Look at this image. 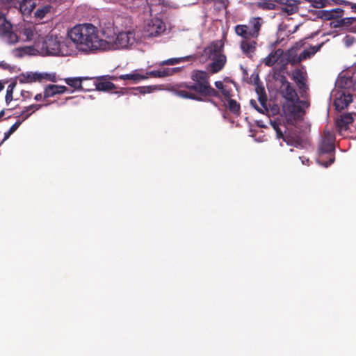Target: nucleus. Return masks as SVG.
Instances as JSON below:
<instances>
[{
  "mask_svg": "<svg viewBox=\"0 0 356 356\" xmlns=\"http://www.w3.org/2000/svg\"><path fill=\"white\" fill-rule=\"evenodd\" d=\"M147 76H150L154 78H164L168 76V73L166 72L165 68L157 70L148 71L145 74Z\"/></svg>",
  "mask_w": 356,
  "mask_h": 356,
  "instance_id": "obj_33",
  "label": "nucleus"
},
{
  "mask_svg": "<svg viewBox=\"0 0 356 356\" xmlns=\"http://www.w3.org/2000/svg\"><path fill=\"white\" fill-rule=\"evenodd\" d=\"M16 85H17V81L15 80L8 86L6 95V97H5L6 103L7 104H8L13 99V94L14 88H15Z\"/></svg>",
  "mask_w": 356,
  "mask_h": 356,
  "instance_id": "obj_34",
  "label": "nucleus"
},
{
  "mask_svg": "<svg viewBox=\"0 0 356 356\" xmlns=\"http://www.w3.org/2000/svg\"><path fill=\"white\" fill-rule=\"evenodd\" d=\"M21 95L25 99L29 95V92L22 90Z\"/></svg>",
  "mask_w": 356,
  "mask_h": 356,
  "instance_id": "obj_56",
  "label": "nucleus"
},
{
  "mask_svg": "<svg viewBox=\"0 0 356 356\" xmlns=\"http://www.w3.org/2000/svg\"><path fill=\"white\" fill-rule=\"evenodd\" d=\"M95 79L97 81H109V80L115 81L118 79V77H116L115 76H111V75H103V76H97Z\"/></svg>",
  "mask_w": 356,
  "mask_h": 356,
  "instance_id": "obj_45",
  "label": "nucleus"
},
{
  "mask_svg": "<svg viewBox=\"0 0 356 356\" xmlns=\"http://www.w3.org/2000/svg\"><path fill=\"white\" fill-rule=\"evenodd\" d=\"M44 105L43 104H32V105H30L29 106H26L24 108V109L21 112V113L18 115V117L19 116H23V121L26 120L31 115V113H28V114H26V112L29 111H32V109H34V110H39Z\"/></svg>",
  "mask_w": 356,
  "mask_h": 356,
  "instance_id": "obj_29",
  "label": "nucleus"
},
{
  "mask_svg": "<svg viewBox=\"0 0 356 356\" xmlns=\"http://www.w3.org/2000/svg\"><path fill=\"white\" fill-rule=\"evenodd\" d=\"M282 3L284 5L282 7V11L289 15L295 13L298 10V4L296 0H285Z\"/></svg>",
  "mask_w": 356,
  "mask_h": 356,
  "instance_id": "obj_24",
  "label": "nucleus"
},
{
  "mask_svg": "<svg viewBox=\"0 0 356 356\" xmlns=\"http://www.w3.org/2000/svg\"><path fill=\"white\" fill-rule=\"evenodd\" d=\"M158 65L159 66L169 65L168 59L159 63Z\"/></svg>",
  "mask_w": 356,
  "mask_h": 356,
  "instance_id": "obj_57",
  "label": "nucleus"
},
{
  "mask_svg": "<svg viewBox=\"0 0 356 356\" xmlns=\"http://www.w3.org/2000/svg\"><path fill=\"white\" fill-rule=\"evenodd\" d=\"M334 136L332 132L325 131L323 138L319 145V153L323 154L332 152L334 149Z\"/></svg>",
  "mask_w": 356,
  "mask_h": 356,
  "instance_id": "obj_7",
  "label": "nucleus"
},
{
  "mask_svg": "<svg viewBox=\"0 0 356 356\" xmlns=\"http://www.w3.org/2000/svg\"><path fill=\"white\" fill-rule=\"evenodd\" d=\"M282 53L283 51L280 49H278L276 51L270 53L267 57L264 58V64L268 66H272L278 60Z\"/></svg>",
  "mask_w": 356,
  "mask_h": 356,
  "instance_id": "obj_25",
  "label": "nucleus"
},
{
  "mask_svg": "<svg viewBox=\"0 0 356 356\" xmlns=\"http://www.w3.org/2000/svg\"><path fill=\"white\" fill-rule=\"evenodd\" d=\"M72 99V97H69L66 98V100H69V99Z\"/></svg>",
  "mask_w": 356,
  "mask_h": 356,
  "instance_id": "obj_63",
  "label": "nucleus"
},
{
  "mask_svg": "<svg viewBox=\"0 0 356 356\" xmlns=\"http://www.w3.org/2000/svg\"><path fill=\"white\" fill-rule=\"evenodd\" d=\"M67 35L83 52L94 53L108 47V42L99 38L97 28L92 24L76 25L68 31Z\"/></svg>",
  "mask_w": 356,
  "mask_h": 356,
  "instance_id": "obj_1",
  "label": "nucleus"
},
{
  "mask_svg": "<svg viewBox=\"0 0 356 356\" xmlns=\"http://www.w3.org/2000/svg\"><path fill=\"white\" fill-rule=\"evenodd\" d=\"M4 88L3 83L0 81V91H1Z\"/></svg>",
  "mask_w": 356,
  "mask_h": 356,
  "instance_id": "obj_61",
  "label": "nucleus"
},
{
  "mask_svg": "<svg viewBox=\"0 0 356 356\" xmlns=\"http://www.w3.org/2000/svg\"><path fill=\"white\" fill-rule=\"evenodd\" d=\"M93 78L89 77H69L65 79V82L72 88H74L76 90H88L90 91V88H84L82 86L83 81L92 79Z\"/></svg>",
  "mask_w": 356,
  "mask_h": 356,
  "instance_id": "obj_17",
  "label": "nucleus"
},
{
  "mask_svg": "<svg viewBox=\"0 0 356 356\" xmlns=\"http://www.w3.org/2000/svg\"><path fill=\"white\" fill-rule=\"evenodd\" d=\"M227 101L228 103L229 108L231 111H232L234 113H236L239 111L240 106L236 102V101L232 99H227Z\"/></svg>",
  "mask_w": 356,
  "mask_h": 356,
  "instance_id": "obj_39",
  "label": "nucleus"
},
{
  "mask_svg": "<svg viewBox=\"0 0 356 356\" xmlns=\"http://www.w3.org/2000/svg\"><path fill=\"white\" fill-rule=\"evenodd\" d=\"M101 33L102 36L106 38L104 40L108 42V46L109 44L114 42L117 33L115 31L113 24L108 23L106 26L102 27Z\"/></svg>",
  "mask_w": 356,
  "mask_h": 356,
  "instance_id": "obj_19",
  "label": "nucleus"
},
{
  "mask_svg": "<svg viewBox=\"0 0 356 356\" xmlns=\"http://www.w3.org/2000/svg\"><path fill=\"white\" fill-rule=\"evenodd\" d=\"M182 67H177L172 68H165L166 72L168 73V76L174 74L175 73L179 72L181 70Z\"/></svg>",
  "mask_w": 356,
  "mask_h": 356,
  "instance_id": "obj_47",
  "label": "nucleus"
},
{
  "mask_svg": "<svg viewBox=\"0 0 356 356\" xmlns=\"http://www.w3.org/2000/svg\"><path fill=\"white\" fill-rule=\"evenodd\" d=\"M353 96L345 92L339 93L334 100V105L337 111L346 108L352 102Z\"/></svg>",
  "mask_w": 356,
  "mask_h": 356,
  "instance_id": "obj_14",
  "label": "nucleus"
},
{
  "mask_svg": "<svg viewBox=\"0 0 356 356\" xmlns=\"http://www.w3.org/2000/svg\"><path fill=\"white\" fill-rule=\"evenodd\" d=\"M93 86H95V90L102 92H108L117 88V86L113 83L108 81L96 80L93 83ZM92 89V90H94L93 88Z\"/></svg>",
  "mask_w": 356,
  "mask_h": 356,
  "instance_id": "obj_21",
  "label": "nucleus"
},
{
  "mask_svg": "<svg viewBox=\"0 0 356 356\" xmlns=\"http://www.w3.org/2000/svg\"><path fill=\"white\" fill-rule=\"evenodd\" d=\"M33 48L31 47H19L17 48L16 50L19 51V56L22 57L25 54H29L28 51L32 49Z\"/></svg>",
  "mask_w": 356,
  "mask_h": 356,
  "instance_id": "obj_46",
  "label": "nucleus"
},
{
  "mask_svg": "<svg viewBox=\"0 0 356 356\" xmlns=\"http://www.w3.org/2000/svg\"><path fill=\"white\" fill-rule=\"evenodd\" d=\"M275 5L273 3H260V7L263 8H268V9H273L274 8Z\"/></svg>",
  "mask_w": 356,
  "mask_h": 356,
  "instance_id": "obj_52",
  "label": "nucleus"
},
{
  "mask_svg": "<svg viewBox=\"0 0 356 356\" xmlns=\"http://www.w3.org/2000/svg\"><path fill=\"white\" fill-rule=\"evenodd\" d=\"M322 45L323 44H321L316 46H310L309 47L305 49L298 56H294V57L291 58V62L296 63H300L303 60L311 58L320 50Z\"/></svg>",
  "mask_w": 356,
  "mask_h": 356,
  "instance_id": "obj_12",
  "label": "nucleus"
},
{
  "mask_svg": "<svg viewBox=\"0 0 356 356\" xmlns=\"http://www.w3.org/2000/svg\"><path fill=\"white\" fill-rule=\"evenodd\" d=\"M39 0H23L19 2L17 0H13V2H0V3L9 5V7L19 8V12L24 15H30L37 6Z\"/></svg>",
  "mask_w": 356,
  "mask_h": 356,
  "instance_id": "obj_6",
  "label": "nucleus"
},
{
  "mask_svg": "<svg viewBox=\"0 0 356 356\" xmlns=\"http://www.w3.org/2000/svg\"><path fill=\"white\" fill-rule=\"evenodd\" d=\"M18 78H19V81L20 83H28L27 79L26 78V74H24V73L20 74L19 76H18Z\"/></svg>",
  "mask_w": 356,
  "mask_h": 356,
  "instance_id": "obj_51",
  "label": "nucleus"
},
{
  "mask_svg": "<svg viewBox=\"0 0 356 356\" xmlns=\"http://www.w3.org/2000/svg\"><path fill=\"white\" fill-rule=\"evenodd\" d=\"M339 83L340 84L341 87L346 89H350L354 86L353 78L347 76H343L340 77Z\"/></svg>",
  "mask_w": 356,
  "mask_h": 356,
  "instance_id": "obj_28",
  "label": "nucleus"
},
{
  "mask_svg": "<svg viewBox=\"0 0 356 356\" xmlns=\"http://www.w3.org/2000/svg\"><path fill=\"white\" fill-rule=\"evenodd\" d=\"M318 16L323 19L330 20L333 18V15L331 14L330 10H321L318 13Z\"/></svg>",
  "mask_w": 356,
  "mask_h": 356,
  "instance_id": "obj_38",
  "label": "nucleus"
},
{
  "mask_svg": "<svg viewBox=\"0 0 356 356\" xmlns=\"http://www.w3.org/2000/svg\"><path fill=\"white\" fill-rule=\"evenodd\" d=\"M191 79L194 83H180L177 85V88H174L173 91L180 97L200 101V70L194 71Z\"/></svg>",
  "mask_w": 356,
  "mask_h": 356,
  "instance_id": "obj_4",
  "label": "nucleus"
},
{
  "mask_svg": "<svg viewBox=\"0 0 356 356\" xmlns=\"http://www.w3.org/2000/svg\"><path fill=\"white\" fill-rule=\"evenodd\" d=\"M257 42L251 38L242 40L241 41V49L242 52L248 56H251L256 49Z\"/></svg>",
  "mask_w": 356,
  "mask_h": 356,
  "instance_id": "obj_20",
  "label": "nucleus"
},
{
  "mask_svg": "<svg viewBox=\"0 0 356 356\" xmlns=\"http://www.w3.org/2000/svg\"><path fill=\"white\" fill-rule=\"evenodd\" d=\"M262 24L263 19L259 17H252L249 20L246 26L248 29L249 35L252 38L256 39L258 38Z\"/></svg>",
  "mask_w": 356,
  "mask_h": 356,
  "instance_id": "obj_11",
  "label": "nucleus"
},
{
  "mask_svg": "<svg viewBox=\"0 0 356 356\" xmlns=\"http://www.w3.org/2000/svg\"><path fill=\"white\" fill-rule=\"evenodd\" d=\"M250 103H251V104H252V105H253V104H254V103H255V101H254V100H251Z\"/></svg>",
  "mask_w": 356,
  "mask_h": 356,
  "instance_id": "obj_64",
  "label": "nucleus"
},
{
  "mask_svg": "<svg viewBox=\"0 0 356 356\" xmlns=\"http://www.w3.org/2000/svg\"><path fill=\"white\" fill-rule=\"evenodd\" d=\"M165 30V25L161 19L152 18L144 26V36L148 38L158 37Z\"/></svg>",
  "mask_w": 356,
  "mask_h": 356,
  "instance_id": "obj_5",
  "label": "nucleus"
},
{
  "mask_svg": "<svg viewBox=\"0 0 356 356\" xmlns=\"http://www.w3.org/2000/svg\"><path fill=\"white\" fill-rule=\"evenodd\" d=\"M234 31L237 35L242 38V40L252 38L251 36L249 35V32L246 24L236 25L234 28Z\"/></svg>",
  "mask_w": 356,
  "mask_h": 356,
  "instance_id": "obj_26",
  "label": "nucleus"
},
{
  "mask_svg": "<svg viewBox=\"0 0 356 356\" xmlns=\"http://www.w3.org/2000/svg\"><path fill=\"white\" fill-rule=\"evenodd\" d=\"M42 94H37L34 97L35 101H40L42 99Z\"/></svg>",
  "mask_w": 356,
  "mask_h": 356,
  "instance_id": "obj_58",
  "label": "nucleus"
},
{
  "mask_svg": "<svg viewBox=\"0 0 356 356\" xmlns=\"http://www.w3.org/2000/svg\"><path fill=\"white\" fill-rule=\"evenodd\" d=\"M23 120H17L15 124H13L9 130L4 134V137L2 141L0 143V146L1 144L9 138V137L18 129L20 124L22 123Z\"/></svg>",
  "mask_w": 356,
  "mask_h": 356,
  "instance_id": "obj_30",
  "label": "nucleus"
},
{
  "mask_svg": "<svg viewBox=\"0 0 356 356\" xmlns=\"http://www.w3.org/2000/svg\"><path fill=\"white\" fill-rule=\"evenodd\" d=\"M215 86L218 89H219L220 91L223 89V88L226 86V84H224L222 81H216Z\"/></svg>",
  "mask_w": 356,
  "mask_h": 356,
  "instance_id": "obj_54",
  "label": "nucleus"
},
{
  "mask_svg": "<svg viewBox=\"0 0 356 356\" xmlns=\"http://www.w3.org/2000/svg\"><path fill=\"white\" fill-rule=\"evenodd\" d=\"M134 33L131 31L119 32L117 33L114 42L122 48L127 47L128 45H131L134 43Z\"/></svg>",
  "mask_w": 356,
  "mask_h": 356,
  "instance_id": "obj_13",
  "label": "nucleus"
},
{
  "mask_svg": "<svg viewBox=\"0 0 356 356\" xmlns=\"http://www.w3.org/2000/svg\"><path fill=\"white\" fill-rule=\"evenodd\" d=\"M283 96L286 99L283 111L288 123L293 124L303 115L309 104L307 100L299 99L296 90L288 81L283 83Z\"/></svg>",
  "mask_w": 356,
  "mask_h": 356,
  "instance_id": "obj_2",
  "label": "nucleus"
},
{
  "mask_svg": "<svg viewBox=\"0 0 356 356\" xmlns=\"http://www.w3.org/2000/svg\"><path fill=\"white\" fill-rule=\"evenodd\" d=\"M330 12L331 14L334 15V19L341 17L343 15V10L339 8L331 9Z\"/></svg>",
  "mask_w": 356,
  "mask_h": 356,
  "instance_id": "obj_44",
  "label": "nucleus"
},
{
  "mask_svg": "<svg viewBox=\"0 0 356 356\" xmlns=\"http://www.w3.org/2000/svg\"><path fill=\"white\" fill-rule=\"evenodd\" d=\"M195 59V56H187L184 57H180V58H172L168 59L169 65H175L177 64H179L181 61H187V60H191Z\"/></svg>",
  "mask_w": 356,
  "mask_h": 356,
  "instance_id": "obj_35",
  "label": "nucleus"
},
{
  "mask_svg": "<svg viewBox=\"0 0 356 356\" xmlns=\"http://www.w3.org/2000/svg\"><path fill=\"white\" fill-rule=\"evenodd\" d=\"M24 34L26 36L28 40H32L33 32L31 29H24Z\"/></svg>",
  "mask_w": 356,
  "mask_h": 356,
  "instance_id": "obj_48",
  "label": "nucleus"
},
{
  "mask_svg": "<svg viewBox=\"0 0 356 356\" xmlns=\"http://www.w3.org/2000/svg\"><path fill=\"white\" fill-rule=\"evenodd\" d=\"M118 79H122V80H132L134 81H139V80H143L147 79L146 75H142L140 74H122L120 75Z\"/></svg>",
  "mask_w": 356,
  "mask_h": 356,
  "instance_id": "obj_27",
  "label": "nucleus"
},
{
  "mask_svg": "<svg viewBox=\"0 0 356 356\" xmlns=\"http://www.w3.org/2000/svg\"><path fill=\"white\" fill-rule=\"evenodd\" d=\"M353 122V118L350 114H345L337 121V127L339 131H345L348 129L350 124Z\"/></svg>",
  "mask_w": 356,
  "mask_h": 356,
  "instance_id": "obj_22",
  "label": "nucleus"
},
{
  "mask_svg": "<svg viewBox=\"0 0 356 356\" xmlns=\"http://www.w3.org/2000/svg\"><path fill=\"white\" fill-rule=\"evenodd\" d=\"M270 124L273 129L276 131L277 137L278 138H284V135L280 128V123L277 121H270Z\"/></svg>",
  "mask_w": 356,
  "mask_h": 356,
  "instance_id": "obj_40",
  "label": "nucleus"
},
{
  "mask_svg": "<svg viewBox=\"0 0 356 356\" xmlns=\"http://www.w3.org/2000/svg\"><path fill=\"white\" fill-rule=\"evenodd\" d=\"M42 77H44V76L40 72H29L26 74L28 83L41 81Z\"/></svg>",
  "mask_w": 356,
  "mask_h": 356,
  "instance_id": "obj_32",
  "label": "nucleus"
},
{
  "mask_svg": "<svg viewBox=\"0 0 356 356\" xmlns=\"http://www.w3.org/2000/svg\"><path fill=\"white\" fill-rule=\"evenodd\" d=\"M0 2H13V0H0Z\"/></svg>",
  "mask_w": 356,
  "mask_h": 356,
  "instance_id": "obj_62",
  "label": "nucleus"
},
{
  "mask_svg": "<svg viewBox=\"0 0 356 356\" xmlns=\"http://www.w3.org/2000/svg\"><path fill=\"white\" fill-rule=\"evenodd\" d=\"M336 4L348 6L350 4V1L346 0H333Z\"/></svg>",
  "mask_w": 356,
  "mask_h": 356,
  "instance_id": "obj_53",
  "label": "nucleus"
},
{
  "mask_svg": "<svg viewBox=\"0 0 356 356\" xmlns=\"http://www.w3.org/2000/svg\"><path fill=\"white\" fill-rule=\"evenodd\" d=\"M0 67H1L4 70H8L12 72L13 70L14 67L10 66V65L4 63L3 61L0 62Z\"/></svg>",
  "mask_w": 356,
  "mask_h": 356,
  "instance_id": "obj_50",
  "label": "nucleus"
},
{
  "mask_svg": "<svg viewBox=\"0 0 356 356\" xmlns=\"http://www.w3.org/2000/svg\"><path fill=\"white\" fill-rule=\"evenodd\" d=\"M158 86H139L135 88H122L120 90L115 91V93L118 95L131 94V90H136L140 94L150 93L158 89Z\"/></svg>",
  "mask_w": 356,
  "mask_h": 356,
  "instance_id": "obj_15",
  "label": "nucleus"
},
{
  "mask_svg": "<svg viewBox=\"0 0 356 356\" xmlns=\"http://www.w3.org/2000/svg\"><path fill=\"white\" fill-rule=\"evenodd\" d=\"M9 24H10V22L8 20H7L6 15L0 12V31Z\"/></svg>",
  "mask_w": 356,
  "mask_h": 356,
  "instance_id": "obj_43",
  "label": "nucleus"
},
{
  "mask_svg": "<svg viewBox=\"0 0 356 356\" xmlns=\"http://www.w3.org/2000/svg\"><path fill=\"white\" fill-rule=\"evenodd\" d=\"M43 46L49 55H58L60 51V44L56 37L48 36L44 40Z\"/></svg>",
  "mask_w": 356,
  "mask_h": 356,
  "instance_id": "obj_10",
  "label": "nucleus"
},
{
  "mask_svg": "<svg viewBox=\"0 0 356 356\" xmlns=\"http://www.w3.org/2000/svg\"><path fill=\"white\" fill-rule=\"evenodd\" d=\"M42 74L44 76V77H42V79H47V80L51 81L52 82L56 81V76L54 74L51 75V74H48V73H42Z\"/></svg>",
  "mask_w": 356,
  "mask_h": 356,
  "instance_id": "obj_49",
  "label": "nucleus"
},
{
  "mask_svg": "<svg viewBox=\"0 0 356 356\" xmlns=\"http://www.w3.org/2000/svg\"><path fill=\"white\" fill-rule=\"evenodd\" d=\"M292 75L293 81L296 82L300 90L301 96L304 97L308 90V87L306 84L307 80L305 73L301 70L296 69L293 71Z\"/></svg>",
  "mask_w": 356,
  "mask_h": 356,
  "instance_id": "obj_9",
  "label": "nucleus"
},
{
  "mask_svg": "<svg viewBox=\"0 0 356 356\" xmlns=\"http://www.w3.org/2000/svg\"><path fill=\"white\" fill-rule=\"evenodd\" d=\"M356 42V39L354 36L350 35H346L342 39V42L346 47H350L353 45Z\"/></svg>",
  "mask_w": 356,
  "mask_h": 356,
  "instance_id": "obj_37",
  "label": "nucleus"
},
{
  "mask_svg": "<svg viewBox=\"0 0 356 356\" xmlns=\"http://www.w3.org/2000/svg\"><path fill=\"white\" fill-rule=\"evenodd\" d=\"M334 161V157L332 156L331 158H330V160H329V162H327L325 163H321L323 165H324L325 167H327L328 165H331Z\"/></svg>",
  "mask_w": 356,
  "mask_h": 356,
  "instance_id": "obj_55",
  "label": "nucleus"
},
{
  "mask_svg": "<svg viewBox=\"0 0 356 356\" xmlns=\"http://www.w3.org/2000/svg\"><path fill=\"white\" fill-rule=\"evenodd\" d=\"M221 92L224 97L227 100L231 99L232 95V89L231 86L228 84H226V86L223 88V89L221 90Z\"/></svg>",
  "mask_w": 356,
  "mask_h": 356,
  "instance_id": "obj_42",
  "label": "nucleus"
},
{
  "mask_svg": "<svg viewBox=\"0 0 356 356\" xmlns=\"http://www.w3.org/2000/svg\"><path fill=\"white\" fill-rule=\"evenodd\" d=\"M69 90L65 86L49 84L44 90V99L54 97L56 95H61Z\"/></svg>",
  "mask_w": 356,
  "mask_h": 356,
  "instance_id": "obj_16",
  "label": "nucleus"
},
{
  "mask_svg": "<svg viewBox=\"0 0 356 356\" xmlns=\"http://www.w3.org/2000/svg\"><path fill=\"white\" fill-rule=\"evenodd\" d=\"M0 37L8 44H15L19 40L16 31L13 30L11 23L0 31Z\"/></svg>",
  "mask_w": 356,
  "mask_h": 356,
  "instance_id": "obj_8",
  "label": "nucleus"
},
{
  "mask_svg": "<svg viewBox=\"0 0 356 356\" xmlns=\"http://www.w3.org/2000/svg\"><path fill=\"white\" fill-rule=\"evenodd\" d=\"M332 22L331 24L333 27H345L348 28L350 25L356 22V17H343Z\"/></svg>",
  "mask_w": 356,
  "mask_h": 356,
  "instance_id": "obj_23",
  "label": "nucleus"
},
{
  "mask_svg": "<svg viewBox=\"0 0 356 356\" xmlns=\"http://www.w3.org/2000/svg\"><path fill=\"white\" fill-rule=\"evenodd\" d=\"M304 44V42L302 40H300L298 42H296L289 51V60L291 62V58L294 57V56H296L295 54L296 51L298 49H300Z\"/></svg>",
  "mask_w": 356,
  "mask_h": 356,
  "instance_id": "obj_36",
  "label": "nucleus"
},
{
  "mask_svg": "<svg viewBox=\"0 0 356 356\" xmlns=\"http://www.w3.org/2000/svg\"><path fill=\"white\" fill-rule=\"evenodd\" d=\"M348 6H350V8L353 11H356V3L350 2V4H348Z\"/></svg>",
  "mask_w": 356,
  "mask_h": 356,
  "instance_id": "obj_59",
  "label": "nucleus"
},
{
  "mask_svg": "<svg viewBox=\"0 0 356 356\" xmlns=\"http://www.w3.org/2000/svg\"><path fill=\"white\" fill-rule=\"evenodd\" d=\"M51 8V6L49 5H47L42 8H40L37 9V10L34 13V16L39 19H42V18L44 17L46 14L50 12Z\"/></svg>",
  "mask_w": 356,
  "mask_h": 356,
  "instance_id": "obj_31",
  "label": "nucleus"
},
{
  "mask_svg": "<svg viewBox=\"0 0 356 356\" xmlns=\"http://www.w3.org/2000/svg\"><path fill=\"white\" fill-rule=\"evenodd\" d=\"M224 43L222 40L212 42L204 49V55L212 62L208 65L207 70L209 72L216 74L220 72L225 65L227 58L222 51Z\"/></svg>",
  "mask_w": 356,
  "mask_h": 356,
  "instance_id": "obj_3",
  "label": "nucleus"
},
{
  "mask_svg": "<svg viewBox=\"0 0 356 356\" xmlns=\"http://www.w3.org/2000/svg\"><path fill=\"white\" fill-rule=\"evenodd\" d=\"M207 76V73L202 71V98L203 97H216L218 95V92L211 87L205 80Z\"/></svg>",
  "mask_w": 356,
  "mask_h": 356,
  "instance_id": "obj_18",
  "label": "nucleus"
},
{
  "mask_svg": "<svg viewBox=\"0 0 356 356\" xmlns=\"http://www.w3.org/2000/svg\"><path fill=\"white\" fill-rule=\"evenodd\" d=\"M315 8H323L327 6L328 0H308Z\"/></svg>",
  "mask_w": 356,
  "mask_h": 356,
  "instance_id": "obj_41",
  "label": "nucleus"
},
{
  "mask_svg": "<svg viewBox=\"0 0 356 356\" xmlns=\"http://www.w3.org/2000/svg\"><path fill=\"white\" fill-rule=\"evenodd\" d=\"M5 114V110L3 109L2 111H0V118H1Z\"/></svg>",
  "mask_w": 356,
  "mask_h": 356,
  "instance_id": "obj_60",
  "label": "nucleus"
}]
</instances>
